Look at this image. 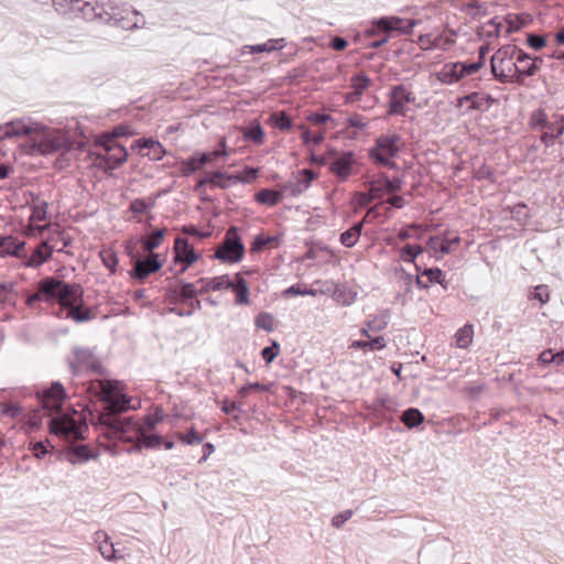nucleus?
<instances>
[{
	"instance_id": "13d9d810",
	"label": "nucleus",
	"mask_w": 564,
	"mask_h": 564,
	"mask_svg": "<svg viewBox=\"0 0 564 564\" xmlns=\"http://www.w3.org/2000/svg\"><path fill=\"white\" fill-rule=\"evenodd\" d=\"M178 438L186 445H197L203 442V437L197 434L194 426H192L186 434L180 433Z\"/></svg>"
},
{
	"instance_id": "bb28decb",
	"label": "nucleus",
	"mask_w": 564,
	"mask_h": 564,
	"mask_svg": "<svg viewBox=\"0 0 564 564\" xmlns=\"http://www.w3.org/2000/svg\"><path fill=\"white\" fill-rule=\"evenodd\" d=\"M390 319V312L389 310L381 311L378 315L372 316L366 324V327H362L360 329V334L370 338L369 330L372 332H381L383 330Z\"/></svg>"
},
{
	"instance_id": "69168bd1",
	"label": "nucleus",
	"mask_w": 564,
	"mask_h": 564,
	"mask_svg": "<svg viewBox=\"0 0 564 564\" xmlns=\"http://www.w3.org/2000/svg\"><path fill=\"white\" fill-rule=\"evenodd\" d=\"M217 178H226V173L219 172V171L213 172V173L199 178L196 183L195 188L198 191L207 184L213 185V183H215V180H217Z\"/></svg>"
},
{
	"instance_id": "ea45409f",
	"label": "nucleus",
	"mask_w": 564,
	"mask_h": 564,
	"mask_svg": "<svg viewBox=\"0 0 564 564\" xmlns=\"http://www.w3.org/2000/svg\"><path fill=\"white\" fill-rule=\"evenodd\" d=\"M270 123L282 131H289L293 127L292 118L285 111L273 112L269 118Z\"/></svg>"
},
{
	"instance_id": "c9c22d12",
	"label": "nucleus",
	"mask_w": 564,
	"mask_h": 564,
	"mask_svg": "<svg viewBox=\"0 0 564 564\" xmlns=\"http://www.w3.org/2000/svg\"><path fill=\"white\" fill-rule=\"evenodd\" d=\"M519 47L517 45H507L499 48L490 59L491 72H496V64H502L506 59L516 58Z\"/></svg>"
},
{
	"instance_id": "c85d7f7f",
	"label": "nucleus",
	"mask_w": 564,
	"mask_h": 564,
	"mask_svg": "<svg viewBox=\"0 0 564 564\" xmlns=\"http://www.w3.org/2000/svg\"><path fill=\"white\" fill-rule=\"evenodd\" d=\"M96 456L88 445L74 446L67 453V459L73 465L86 463Z\"/></svg>"
},
{
	"instance_id": "20e7f679",
	"label": "nucleus",
	"mask_w": 564,
	"mask_h": 564,
	"mask_svg": "<svg viewBox=\"0 0 564 564\" xmlns=\"http://www.w3.org/2000/svg\"><path fill=\"white\" fill-rule=\"evenodd\" d=\"M80 297H84V289L78 283H68L64 280L50 275L41 279L36 283L34 293L28 294L25 304L30 308H34L40 302L59 305L57 317H61L64 312V306L75 303Z\"/></svg>"
},
{
	"instance_id": "49530a36",
	"label": "nucleus",
	"mask_w": 564,
	"mask_h": 564,
	"mask_svg": "<svg viewBox=\"0 0 564 564\" xmlns=\"http://www.w3.org/2000/svg\"><path fill=\"white\" fill-rule=\"evenodd\" d=\"M137 434L139 440L147 448H155L162 445L163 438L158 434H147L139 426L137 427Z\"/></svg>"
},
{
	"instance_id": "a18cd8bd",
	"label": "nucleus",
	"mask_w": 564,
	"mask_h": 564,
	"mask_svg": "<svg viewBox=\"0 0 564 564\" xmlns=\"http://www.w3.org/2000/svg\"><path fill=\"white\" fill-rule=\"evenodd\" d=\"M456 345L459 348H467L473 341V326L465 325L455 334Z\"/></svg>"
},
{
	"instance_id": "79ce46f5",
	"label": "nucleus",
	"mask_w": 564,
	"mask_h": 564,
	"mask_svg": "<svg viewBox=\"0 0 564 564\" xmlns=\"http://www.w3.org/2000/svg\"><path fill=\"white\" fill-rule=\"evenodd\" d=\"M259 170L253 166H246L241 174H227L226 178L234 183H250L258 177Z\"/></svg>"
},
{
	"instance_id": "412c9836",
	"label": "nucleus",
	"mask_w": 564,
	"mask_h": 564,
	"mask_svg": "<svg viewBox=\"0 0 564 564\" xmlns=\"http://www.w3.org/2000/svg\"><path fill=\"white\" fill-rule=\"evenodd\" d=\"M300 177L296 182L285 184L282 186L283 192H289L291 196H299L305 192L316 178V174L308 169H303L299 172Z\"/></svg>"
},
{
	"instance_id": "603ef678",
	"label": "nucleus",
	"mask_w": 564,
	"mask_h": 564,
	"mask_svg": "<svg viewBox=\"0 0 564 564\" xmlns=\"http://www.w3.org/2000/svg\"><path fill=\"white\" fill-rule=\"evenodd\" d=\"M278 241L275 236L257 235L251 243V252H260L267 246Z\"/></svg>"
},
{
	"instance_id": "0eeeda50",
	"label": "nucleus",
	"mask_w": 564,
	"mask_h": 564,
	"mask_svg": "<svg viewBox=\"0 0 564 564\" xmlns=\"http://www.w3.org/2000/svg\"><path fill=\"white\" fill-rule=\"evenodd\" d=\"M529 126L534 131H542L540 140L546 148H550L554 144L555 139L564 133V116L554 113L549 119L545 110L538 108L531 112Z\"/></svg>"
},
{
	"instance_id": "6ab92c4d",
	"label": "nucleus",
	"mask_w": 564,
	"mask_h": 564,
	"mask_svg": "<svg viewBox=\"0 0 564 564\" xmlns=\"http://www.w3.org/2000/svg\"><path fill=\"white\" fill-rule=\"evenodd\" d=\"M398 401L390 395L378 397L370 405L372 414L380 420H391L394 412L398 411Z\"/></svg>"
},
{
	"instance_id": "e2e57ef3",
	"label": "nucleus",
	"mask_w": 564,
	"mask_h": 564,
	"mask_svg": "<svg viewBox=\"0 0 564 564\" xmlns=\"http://www.w3.org/2000/svg\"><path fill=\"white\" fill-rule=\"evenodd\" d=\"M527 44L535 50H542L546 45V40L544 36L539 35L536 33H529L527 34Z\"/></svg>"
},
{
	"instance_id": "de8ad7c7",
	"label": "nucleus",
	"mask_w": 564,
	"mask_h": 564,
	"mask_svg": "<svg viewBox=\"0 0 564 564\" xmlns=\"http://www.w3.org/2000/svg\"><path fill=\"white\" fill-rule=\"evenodd\" d=\"M464 101L470 102V108L480 109L486 101L488 105L492 104L494 98L490 95H484L480 93H470L463 98Z\"/></svg>"
},
{
	"instance_id": "680f3d73",
	"label": "nucleus",
	"mask_w": 564,
	"mask_h": 564,
	"mask_svg": "<svg viewBox=\"0 0 564 564\" xmlns=\"http://www.w3.org/2000/svg\"><path fill=\"white\" fill-rule=\"evenodd\" d=\"M316 291L313 289H302L300 284H293L284 290V296H296V295H315Z\"/></svg>"
},
{
	"instance_id": "4d7b16f0",
	"label": "nucleus",
	"mask_w": 564,
	"mask_h": 564,
	"mask_svg": "<svg viewBox=\"0 0 564 564\" xmlns=\"http://www.w3.org/2000/svg\"><path fill=\"white\" fill-rule=\"evenodd\" d=\"M280 352V345L273 340L270 346L264 347L261 350V357L267 364H271Z\"/></svg>"
},
{
	"instance_id": "58836bf2",
	"label": "nucleus",
	"mask_w": 564,
	"mask_h": 564,
	"mask_svg": "<svg viewBox=\"0 0 564 564\" xmlns=\"http://www.w3.org/2000/svg\"><path fill=\"white\" fill-rule=\"evenodd\" d=\"M387 347V340L383 336L370 338V340H354L350 344L352 349L382 350Z\"/></svg>"
},
{
	"instance_id": "3c124183",
	"label": "nucleus",
	"mask_w": 564,
	"mask_h": 564,
	"mask_svg": "<svg viewBox=\"0 0 564 564\" xmlns=\"http://www.w3.org/2000/svg\"><path fill=\"white\" fill-rule=\"evenodd\" d=\"M14 293V283L2 282L0 283V304L11 305L13 304L12 295Z\"/></svg>"
},
{
	"instance_id": "6e6d98bb",
	"label": "nucleus",
	"mask_w": 564,
	"mask_h": 564,
	"mask_svg": "<svg viewBox=\"0 0 564 564\" xmlns=\"http://www.w3.org/2000/svg\"><path fill=\"white\" fill-rule=\"evenodd\" d=\"M422 275L427 276L430 283H438L442 286L446 288L444 274L440 268H437V267L426 268V269H424V271H422Z\"/></svg>"
},
{
	"instance_id": "473e14b6",
	"label": "nucleus",
	"mask_w": 564,
	"mask_h": 564,
	"mask_svg": "<svg viewBox=\"0 0 564 564\" xmlns=\"http://www.w3.org/2000/svg\"><path fill=\"white\" fill-rule=\"evenodd\" d=\"M365 220L356 223L352 227L340 235V243L347 248H352L359 240Z\"/></svg>"
},
{
	"instance_id": "c03bdc74",
	"label": "nucleus",
	"mask_w": 564,
	"mask_h": 564,
	"mask_svg": "<svg viewBox=\"0 0 564 564\" xmlns=\"http://www.w3.org/2000/svg\"><path fill=\"white\" fill-rule=\"evenodd\" d=\"M97 538H104V541L99 543L98 550L102 557L107 561H111L116 558V550L113 544L108 541V535L105 532H97Z\"/></svg>"
},
{
	"instance_id": "338daca9",
	"label": "nucleus",
	"mask_w": 564,
	"mask_h": 564,
	"mask_svg": "<svg viewBox=\"0 0 564 564\" xmlns=\"http://www.w3.org/2000/svg\"><path fill=\"white\" fill-rule=\"evenodd\" d=\"M354 514L352 510H344L335 514L332 519V525L336 529H340Z\"/></svg>"
},
{
	"instance_id": "aec40b11",
	"label": "nucleus",
	"mask_w": 564,
	"mask_h": 564,
	"mask_svg": "<svg viewBox=\"0 0 564 564\" xmlns=\"http://www.w3.org/2000/svg\"><path fill=\"white\" fill-rule=\"evenodd\" d=\"M516 61L517 62L512 64V67L516 73L523 78L531 77L538 72L536 61H541V58H532L531 55L519 48Z\"/></svg>"
},
{
	"instance_id": "37998d69",
	"label": "nucleus",
	"mask_w": 564,
	"mask_h": 564,
	"mask_svg": "<svg viewBox=\"0 0 564 564\" xmlns=\"http://www.w3.org/2000/svg\"><path fill=\"white\" fill-rule=\"evenodd\" d=\"M370 189L368 192H358L355 195L357 204L361 207H366L377 198V185L375 181L369 183Z\"/></svg>"
},
{
	"instance_id": "0e129e2a",
	"label": "nucleus",
	"mask_w": 564,
	"mask_h": 564,
	"mask_svg": "<svg viewBox=\"0 0 564 564\" xmlns=\"http://www.w3.org/2000/svg\"><path fill=\"white\" fill-rule=\"evenodd\" d=\"M102 262L106 268H108L111 272H115V269L118 264V257L115 252L110 250H104L100 252Z\"/></svg>"
},
{
	"instance_id": "393cba45",
	"label": "nucleus",
	"mask_w": 564,
	"mask_h": 564,
	"mask_svg": "<svg viewBox=\"0 0 564 564\" xmlns=\"http://www.w3.org/2000/svg\"><path fill=\"white\" fill-rule=\"evenodd\" d=\"M229 289L235 293L236 305H249L250 304V292L247 281L240 273L235 275V280H231V286Z\"/></svg>"
},
{
	"instance_id": "39448f33",
	"label": "nucleus",
	"mask_w": 564,
	"mask_h": 564,
	"mask_svg": "<svg viewBox=\"0 0 564 564\" xmlns=\"http://www.w3.org/2000/svg\"><path fill=\"white\" fill-rule=\"evenodd\" d=\"M417 23L419 21L415 19H404L395 15L373 19L365 32L366 35L373 37L368 45L371 48H379L394 35H410Z\"/></svg>"
},
{
	"instance_id": "864d4df0",
	"label": "nucleus",
	"mask_w": 564,
	"mask_h": 564,
	"mask_svg": "<svg viewBox=\"0 0 564 564\" xmlns=\"http://www.w3.org/2000/svg\"><path fill=\"white\" fill-rule=\"evenodd\" d=\"M422 252L423 248L421 246L406 245L401 249L400 258L404 262H414Z\"/></svg>"
},
{
	"instance_id": "f3484780",
	"label": "nucleus",
	"mask_w": 564,
	"mask_h": 564,
	"mask_svg": "<svg viewBox=\"0 0 564 564\" xmlns=\"http://www.w3.org/2000/svg\"><path fill=\"white\" fill-rule=\"evenodd\" d=\"M174 263L182 264V268L175 272V275L183 274L194 262L199 259V253L196 252L186 238L176 237L173 246Z\"/></svg>"
},
{
	"instance_id": "8fccbe9b",
	"label": "nucleus",
	"mask_w": 564,
	"mask_h": 564,
	"mask_svg": "<svg viewBox=\"0 0 564 564\" xmlns=\"http://www.w3.org/2000/svg\"><path fill=\"white\" fill-rule=\"evenodd\" d=\"M254 325L258 328H261L268 333L272 332L274 328L273 316L270 313L261 312L254 317Z\"/></svg>"
},
{
	"instance_id": "e433bc0d",
	"label": "nucleus",
	"mask_w": 564,
	"mask_h": 564,
	"mask_svg": "<svg viewBox=\"0 0 564 564\" xmlns=\"http://www.w3.org/2000/svg\"><path fill=\"white\" fill-rule=\"evenodd\" d=\"M401 421L408 429H414L424 422V415L419 409L409 408L402 412Z\"/></svg>"
},
{
	"instance_id": "1a4fd4ad",
	"label": "nucleus",
	"mask_w": 564,
	"mask_h": 564,
	"mask_svg": "<svg viewBox=\"0 0 564 564\" xmlns=\"http://www.w3.org/2000/svg\"><path fill=\"white\" fill-rule=\"evenodd\" d=\"M400 142L401 137L397 133L380 134L375 141V145L368 150V155L379 165L397 169L392 159L400 152Z\"/></svg>"
},
{
	"instance_id": "4be33fe9",
	"label": "nucleus",
	"mask_w": 564,
	"mask_h": 564,
	"mask_svg": "<svg viewBox=\"0 0 564 564\" xmlns=\"http://www.w3.org/2000/svg\"><path fill=\"white\" fill-rule=\"evenodd\" d=\"M25 247V242L23 240H19L12 236H2L0 237V257H17L23 258L25 254L23 253Z\"/></svg>"
},
{
	"instance_id": "f257e3e1",
	"label": "nucleus",
	"mask_w": 564,
	"mask_h": 564,
	"mask_svg": "<svg viewBox=\"0 0 564 564\" xmlns=\"http://www.w3.org/2000/svg\"><path fill=\"white\" fill-rule=\"evenodd\" d=\"M95 395L105 404L102 411L91 414V423L105 430L108 434L119 438L135 427L132 419H121L119 414L131 409V399L122 392V384L118 380L97 379L91 382Z\"/></svg>"
},
{
	"instance_id": "5fc2aeb1",
	"label": "nucleus",
	"mask_w": 564,
	"mask_h": 564,
	"mask_svg": "<svg viewBox=\"0 0 564 564\" xmlns=\"http://www.w3.org/2000/svg\"><path fill=\"white\" fill-rule=\"evenodd\" d=\"M473 176L477 181L496 182L495 171L486 164H481L478 169L474 170Z\"/></svg>"
},
{
	"instance_id": "f704fd0d",
	"label": "nucleus",
	"mask_w": 564,
	"mask_h": 564,
	"mask_svg": "<svg viewBox=\"0 0 564 564\" xmlns=\"http://www.w3.org/2000/svg\"><path fill=\"white\" fill-rule=\"evenodd\" d=\"M242 135L246 141L253 142L254 144H262L264 140V131L260 122L252 121L249 126L242 128Z\"/></svg>"
},
{
	"instance_id": "2eb2a0df",
	"label": "nucleus",
	"mask_w": 564,
	"mask_h": 564,
	"mask_svg": "<svg viewBox=\"0 0 564 564\" xmlns=\"http://www.w3.org/2000/svg\"><path fill=\"white\" fill-rule=\"evenodd\" d=\"M329 162L328 170L333 173L338 181L345 182L348 180L356 164L355 153L352 151H345L338 153L335 149L328 151Z\"/></svg>"
},
{
	"instance_id": "a878e982",
	"label": "nucleus",
	"mask_w": 564,
	"mask_h": 564,
	"mask_svg": "<svg viewBox=\"0 0 564 564\" xmlns=\"http://www.w3.org/2000/svg\"><path fill=\"white\" fill-rule=\"evenodd\" d=\"M53 253V248L48 245V242H41L28 258L25 265L30 268H37L45 263Z\"/></svg>"
},
{
	"instance_id": "7ed1b4c3",
	"label": "nucleus",
	"mask_w": 564,
	"mask_h": 564,
	"mask_svg": "<svg viewBox=\"0 0 564 564\" xmlns=\"http://www.w3.org/2000/svg\"><path fill=\"white\" fill-rule=\"evenodd\" d=\"M74 13L86 21L99 20L122 30L139 29L145 24L144 18L139 11L120 7L113 1L90 2L76 0Z\"/></svg>"
},
{
	"instance_id": "cd10ccee",
	"label": "nucleus",
	"mask_w": 564,
	"mask_h": 564,
	"mask_svg": "<svg viewBox=\"0 0 564 564\" xmlns=\"http://www.w3.org/2000/svg\"><path fill=\"white\" fill-rule=\"evenodd\" d=\"M209 163L208 155L206 154H195L191 158L182 161L181 172L183 176H189L193 173L202 170L206 164Z\"/></svg>"
},
{
	"instance_id": "a19ab883",
	"label": "nucleus",
	"mask_w": 564,
	"mask_h": 564,
	"mask_svg": "<svg viewBox=\"0 0 564 564\" xmlns=\"http://www.w3.org/2000/svg\"><path fill=\"white\" fill-rule=\"evenodd\" d=\"M370 85L371 79L364 72H360L351 77V87L354 89L352 95L356 98H359Z\"/></svg>"
},
{
	"instance_id": "09e8293b",
	"label": "nucleus",
	"mask_w": 564,
	"mask_h": 564,
	"mask_svg": "<svg viewBox=\"0 0 564 564\" xmlns=\"http://www.w3.org/2000/svg\"><path fill=\"white\" fill-rule=\"evenodd\" d=\"M284 46V39H278V40H269L265 43L257 44L250 46L251 53H263V52H272L276 48H283Z\"/></svg>"
},
{
	"instance_id": "4c0bfd02",
	"label": "nucleus",
	"mask_w": 564,
	"mask_h": 564,
	"mask_svg": "<svg viewBox=\"0 0 564 564\" xmlns=\"http://www.w3.org/2000/svg\"><path fill=\"white\" fill-rule=\"evenodd\" d=\"M378 192L383 191L387 193H397L401 191L402 181L399 177H388L386 174H381L378 181H375Z\"/></svg>"
},
{
	"instance_id": "dca6fc26",
	"label": "nucleus",
	"mask_w": 564,
	"mask_h": 564,
	"mask_svg": "<svg viewBox=\"0 0 564 564\" xmlns=\"http://www.w3.org/2000/svg\"><path fill=\"white\" fill-rule=\"evenodd\" d=\"M178 284H180V289L174 290L173 293H175L176 295H180L181 301H183V302L188 301L189 310L183 311L177 307H170L169 312L176 314L177 316H181V317L192 316L195 311L202 310V302L199 300L195 299L196 295H199V288H196V285H198V284L196 282L191 283V282H185L183 280L180 281Z\"/></svg>"
},
{
	"instance_id": "c756f323",
	"label": "nucleus",
	"mask_w": 564,
	"mask_h": 564,
	"mask_svg": "<svg viewBox=\"0 0 564 564\" xmlns=\"http://www.w3.org/2000/svg\"><path fill=\"white\" fill-rule=\"evenodd\" d=\"M166 234V229H155L149 236L141 238L140 243L144 253H154Z\"/></svg>"
},
{
	"instance_id": "72a5a7b5",
	"label": "nucleus",
	"mask_w": 564,
	"mask_h": 564,
	"mask_svg": "<svg viewBox=\"0 0 564 564\" xmlns=\"http://www.w3.org/2000/svg\"><path fill=\"white\" fill-rule=\"evenodd\" d=\"M505 21L508 24L507 32L513 33L530 24L533 21V18L530 13L507 14Z\"/></svg>"
},
{
	"instance_id": "052dcab7",
	"label": "nucleus",
	"mask_w": 564,
	"mask_h": 564,
	"mask_svg": "<svg viewBox=\"0 0 564 564\" xmlns=\"http://www.w3.org/2000/svg\"><path fill=\"white\" fill-rule=\"evenodd\" d=\"M156 140H153L152 138H141V139H138L135 141H133V144H132V150H138V152L142 155V156H145V150H148V152L150 151V148L153 147L154 142Z\"/></svg>"
},
{
	"instance_id": "5701e85b",
	"label": "nucleus",
	"mask_w": 564,
	"mask_h": 564,
	"mask_svg": "<svg viewBox=\"0 0 564 564\" xmlns=\"http://www.w3.org/2000/svg\"><path fill=\"white\" fill-rule=\"evenodd\" d=\"M64 311H66L65 317L70 318L76 323L89 322L95 316L91 310L85 305L83 297L75 303L65 305Z\"/></svg>"
},
{
	"instance_id": "4468645a",
	"label": "nucleus",
	"mask_w": 564,
	"mask_h": 564,
	"mask_svg": "<svg viewBox=\"0 0 564 564\" xmlns=\"http://www.w3.org/2000/svg\"><path fill=\"white\" fill-rule=\"evenodd\" d=\"M479 70V64H467L466 62H451L443 65L437 72V79L445 85L458 83L462 78Z\"/></svg>"
},
{
	"instance_id": "423d86ee",
	"label": "nucleus",
	"mask_w": 564,
	"mask_h": 564,
	"mask_svg": "<svg viewBox=\"0 0 564 564\" xmlns=\"http://www.w3.org/2000/svg\"><path fill=\"white\" fill-rule=\"evenodd\" d=\"M39 409L32 411L28 417V424L31 430H39L44 415H52L61 412L67 393L59 381H53L50 387L36 392Z\"/></svg>"
},
{
	"instance_id": "bf43d9fd",
	"label": "nucleus",
	"mask_w": 564,
	"mask_h": 564,
	"mask_svg": "<svg viewBox=\"0 0 564 564\" xmlns=\"http://www.w3.org/2000/svg\"><path fill=\"white\" fill-rule=\"evenodd\" d=\"M75 1L76 0H53V7L62 14L74 13Z\"/></svg>"
},
{
	"instance_id": "2f4dec72",
	"label": "nucleus",
	"mask_w": 564,
	"mask_h": 564,
	"mask_svg": "<svg viewBox=\"0 0 564 564\" xmlns=\"http://www.w3.org/2000/svg\"><path fill=\"white\" fill-rule=\"evenodd\" d=\"M131 134L132 132L130 131L128 126L119 124L99 135L96 141V144L117 143L116 139Z\"/></svg>"
},
{
	"instance_id": "9b49d317",
	"label": "nucleus",
	"mask_w": 564,
	"mask_h": 564,
	"mask_svg": "<svg viewBox=\"0 0 564 564\" xmlns=\"http://www.w3.org/2000/svg\"><path fill=\"white\" fill-rule=\"evenodd\" d=\"M128 254L130 256L132 265L130 276L140 282H143L152 273L160 271L164 264V260L161 259L160 253H148L149 256L141 257L132 250H129Z\"/></svg>"
},
{
	"instance_id": "f03ea898",
	"label": "nucleus",
	"mask_w": 564,
	"mask_h": 564,
	"mask_svg": "<svg viewBox=\"0 0 564 564\" xmlns=\"http://www.w3.org/2000/svg\"><path fill=\"white\" fill-rule=\"evenodd\" d=\"M29 135L20 149L30 156L48 155L58 151H69L72 140L58 130L25 119H17L0 126V139Z\"/></svg>"
},
{
	"instance_id": "ddd939ff",
	"label": "nucleus",
	"mask_w": 564,
	"mask_h": 564,
	"mask_svg": "<svg viewBox=\"0 0 564 564\" xmlns=\"http://www.w3.org/2000/svg\"><path fill=\"white\" fill-rule=\"evenodd\" d=\"M97 145L100 147L105 153H97L94 159V164L105 172L118 169L128 159V151L120 143H106Z\"/></svg>"
},
{
	"instance_id": "b1692460",
	"label": "nucleus",
	"mask_w": 564,
	"mask_h": 564,
	"mask_svg": "<svg viewBox=\"0 0 564 564\" xmlns=\"http://www.w3.org/2000/svg\"><path fill=\"white\" fill-rule=\"evenodd\" d=\"M196 283L199 285V295H202L209 291L229 290V286H231V279L228 274H223L212 279L200 278Z\"/></svg>"
},
{
	"instance_id": "774afa93",
	"label": "nucleus",
	"mask_w": 564,
	"mask_h": 564,
	"mask_svg": "<svg viewBox=\"0 0 564 564\" xmlns=\"http://www.w3.org/2000/svg\"><path fill=\"white\" fill-rule=\"evenodd\" d=\"M164 154H165V149L159 141H155L153 147L150 148V151L145 153V156H148L150 160H153V161H160V160H162Z\"/></svg>"
},
{
	"instance_id": "f8f14e48",
	"label": "nucleus",
	"mask_w": 564,
	"mask_h": 564,
	"mask_svg": "<svg viewBox=\"0 0 564 564\" xmlns=\"http://www.w3.org/2000/svg\"><path fill=\"white\" fill-rule=\"evenodd\" d=\"M68 367L73 375H78L84 371H90L98 375H104L105 369L99 360L94 356L89 348L74 347L72 357L67 358Z\"/></svg>"
},
{
	"instance_id": "a211bd4d",
	"label": "nucleus",
	"mask_w": 564,
	"mask_h": 564,
	"mask_svg": "<svg viewBox=\"0 0 564 564\" xmlns=\"http://www.w3.org/2000/svg\"><path fill=\"white\" fill-rule=\"evenodd\" d=\"M389 96V115H404L405 105L414 100L412 94L402 84L393 86Z\"/></svg>"
},
{
	"instance_id": "9d476101",
	"label": "nucleus",
	"mask_w": 564,
	"mask_h": 564,
	"mask_svg": "<svg viewBox=\"0 0 564 564\" xmlns=\"http://www.w3.org/2000/svg\"><path fill=\"white\" fill-rule=\"evenodd\" d=\"M246 253L245 245L239 236V229L236 226L229 227L220 245L215 250V259L224 263H238Z\"/></svg>"
},
{
	"instance_id": "7c9ffc66",
	"label": "nucleus",
	"mask_w": 564,
	"mask_h": 564,
	"mask_svg": "<svg viewBox=\"0 0 564 564\" xmlns=\"http://www.w3.org/2000/svg\"><path fill=\"white\" fill-rule=\"evenodd\" d=\"M254 199L260 205L273 207L282 199V192L273 188H263L256 193Z\"/></svg>"
},
{
	"instance_id": "6e6552de",
	"label": "nucleus",
	"mask_w": 564,
	"mask_h": 564,
	"mask_svg": "<svg viewBox=\"0 0 564 564\" xmlns=\"http://www.w3.org/2000/svg\"><path fill=\"white\" fill-rule=\"evenodd\" d=\"M48 425L52 434L76 441L84 440L88 430L86 419L77 411L72 415L57 412V415L51 417Z\"/></svg>"
}]
</instances>
